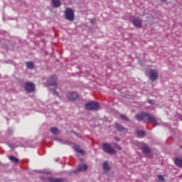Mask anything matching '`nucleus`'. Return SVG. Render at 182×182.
Returning a JSON list of instances; mask_svg holds the SVG:
<instances>
[{"instance_id":"f03ea898","label":"nucleus","mask_w":182,"mask_h":182,"mask_svg":"<svg viewBox=\"0 0 182 182\" xmlns=\"http://www.w3.org/2000/svg\"><path fill=\"white\" fill-rule=\"evenodd\" d=\"M56 80H57L56 75H53L50 77V78L48 80V83L50 86H55V89L50 88V90H52L53 92V95H54V96H59V93L58 92V90H60V88L58 87Z\"/></svg>"},{"instance_id":"6ab92c4d","label":"nucleus","mask_w":182,"mask_h":182,"mask_svg":"<svg viewBox=\"0 0 182 182\" xmlns=\"http://www.w3.org/2000/svg\"><path fill=\"white\" fill-rule=\"evenodd\" d=\"M102 166L105 171H107L108 170L110 169V167H109V164H107V161L104 162Z\"/></svg>"},{"instance_id":"f8f14e48","label":"nucleus","mask_w":182,"mask_h":182,"mask_svg":"<svg viewBox=\"0 0 182 182\" xmlns=\"http://www.w3.org/2000/svg\"><path fill=\"white\" fill-rule=\"evenodd\" d=\"M53 6L54 8H59L60 6V0H52Z\"/></svg>"},{"instance_id":"a211bd4d","label":"nucleus","mask_w":182,"mask_h":182,"mask_svg":"<svg viewBox=\"0 0 182 182\" xmlns=\"http://www.w3.org/2000/svg\"><path fill=\"white\" fill-rule=\"evenodd\" d=\"M26 66L28 69H33V68H35V65L32 62H27Z\"/></svg>"},{"instance_id":"ddd939ff","label":"nucleus","mask_w":182,"mask_h":182,"mask_svg":"<svg viewBox=\"0 0 182 182\" xmlns=\"http://www.w3.org/2000/svg\"><path fill=\"white\" fill-rule=\"evenodd\" d=\"M116 128L117 129V130H119V132H127V129H126V128H124L123 126L119 124H115Z\"/></svg>"},{"instance_id":"2eb2a0df","label":"nucleus","mask_w":182,"mask_h":182,"mask_svg":"<svg viewBox=\"0 0 182 182\" xmlns=\"http://www.w3.org/2000/svg\"><path fill=\"white\" fill-rule=\"evenodd\" d=\"M9 160L12 162V163H19V159H18V158L13 156H9Z\"/></svg>"},{"instance_id":"f3484780","label":"nucleus","mask_w":182,"mask_h":182,"mask_svg":"<svg viewBox=\"0 0 182 182\" xmlns=\"http://www.w3.org/2000/svg\"><path fill=\"white\" fill-rule=\"evenodd\" d=\"M142 151H143V153H144V154H149V153H150V151H151V149L149 147L144 146L142 148Z\"/></svg>"},{"instance_id":"6e6552de","label":"nucleus","mask_w":182,"mask_h":182,"mask_svg":"<svg viewBox=\"0 0 182 182\" xmlns=\"http://www.w3.org/2000/svg\"><path fill=\"white\" fill-rule=\"evenodd\" d=\"M78 96L77 92H70L67 95V97L69 100H75V99H77Z\"/></svg>"},{"instance_id":"bb28decb","label":"nucleus","mask_w":182,"mask_h":182,"mask_svg":"<svg viewBox=\"0 0 182 182\" xmlns=\"http://www.w3.org/2000/svg\"><path fill=\"white\" fill-rule=\"evenodd\" d=\"M117 149L118 150H122V148L120 147V146H117Z\"/></svg>"},{"instance_id":"1a4fd4ad","label":"nucleus","mask_w":182,"mask_h":182,"mask_svg":"<svg viewBox=\"0 0 182 182\" xmlns=\"http://www.w3.org/2000/svg\"><path fill=\"white\" fill-rule=\"evenodd\" d=\"M132 23L133 25H134V26H136V28H141V19L139 18H134L132 21Z\"/></svg>"},{"instance_id":"cd10ccee","label":"nucleus","mask_w":182,"mask_h":182,"mask_svg":"<svg viewBox=\"0 0 182 182\" xmlns=\"http://www.w3.org/2000/svg\"><path fill=\"white\" fill-rule=\"evenodd\" d=\"M58 141H59L60 143H63V141H62V139H58Z\"/></svg>"},{"instance_id":"9d476101","label":"nucleus","mask_w":182,"mask_h":182,"mask_svg":"<svg viewBox=\"0 0 182 182\" xmlns=\"http://www.w3.org/2000/svg\"><path fill=\"white\" fill-rule=\"evenodd\" d=\"M48 181L49 182H65V179L59 178L48 177Z\"/></svg>"},{"instance_id":"473e14b6","label":"nucleus","mask_w":182,"mask_h":182,"mask_svg":"<svg viewBox=\"0 0 182 182\" xmlns=\"http://www.w3.org/2000/svg\"><path fill=\"white\" fill-rule=\"evenodd\" d=\"M56 161H58V159H56Z\"/></svg>"},{"instance_id":"39448f33","label":"nucleus","mask_w":182,"mask_h":182,"mask_svg":"<svg viewBox=\"0 0 182 182\" xmlns=\"http://www.w3.org/2000/svg\"><path fill=\"white\" fill-rule=\"evenodd\" d=\"M102 150L107 153V154H116V150L112 148L109 144H104L102 145Z\"/></svg>"},{"instance_id":"0eeeda50","label":"nucleus","mask_w":182,"mask_h":182,"mask_svg":"<svg viewBox=\"0 0 182 182\" xmlns=\"http://www.w3.org/2000/svg\"><path fill=\"white\" fill-rule=\"evenodd\" d=\"M25 89L28 93H32L35 90V84L33 82H27L25 84Z\"/></svg>"},{"instance_id":"412c9836","label":"nucleus","mask_w":182,"mask_h":182,"mask_svg":"<svg viewBox=\"0 0 182 182\" xmlns=\"http://www.w3.org/2000/svg\"><path fill=\"white\" fill-rule=\"evenodd\" d=\"M136 133L138 136H141V137H143V136H144V134H146L144 131H141V130L137 131Z\"/></svg>"},{"instance_id":"aec40b11","label":"nucleus","mask_w":182,"mask_h":182,"mask_svg":"<svg viewBox=\"0 0 182 182\" xmlns=\"http://www.w3.org/2000/svg\"><path fill=\"white\" fill-rule=\"evenodd\" d=\"M50 132L53 134H58L59 133V129L56 127H53L50 129Z\"/></svg>"},{"instance_id":"423d86ee","label":"nucleus","mask_w":182,"mask_h":182,"mask_svg":"<svg viewBox=\"0 0 182 182\" xmlns=\"http://www.w3.org/2000/svg\"><path fill=\"white\" fill-rule=\"evenodd\" d=\"M149 77L152 82L157 80V77H159V72L156 70L151 69L149 73Z\"/></svg>"},{"instance_id":"2f4dec72","label":"nucleus","mask_w":182,"mask_h":182,"mask_svg":"<svg viewBox=\"0 0 182 182\" xmlns=\"http://www.w3.org/2000/svg\"><path fill=\"white\" fill-rule=\"evenodd\" d=\"M91 23H93V21H91Z\"/></svg>"},{"instance_id":"c756f323","label":"nucleus","mask_w":182,"mask_h":182,"mask_svg":"<svg viewBox=\"0 0 182 182\" xmlns=\"http://www.w3.org/2000/svg\"><path fill=\"white\" fill-rule=\"evenodd\" d=\"M162 2H164L166 0H161Z\"/></svg>"},{"instance_id":"4468645a","label":"nucleus","mask_w":182,"mask_h":182,"mask_svg":"<svg viewBox=\"0 0 182 182\" xmlns=\"http://www.w3.org/2000/svg\"><path fill=\"white\" fill-rule=\"evenodd\" d=\"M74 149L77 153H80V154H85V151L79 146H74Z\"/></svg>"},{"instance_id":"9b49d317","label":"nucleus","mask_w":182,"mask_h":182,"mask_svg":"<svg viewBox=\"0 0 182 182\" xmlns=\"http://www.w3.org/2000/svg\"><path fill=\"white\" fill-rule=\"evenodd\" d=\"M78 171H86L87 170V165L85 164H80L77 167Z\"/></svg>"},{"instance_id":"7c9ffc66","label":"nucleus","mask_w":182,"mask_h":182,"mask_svg":"<svg viewBox=\"0 0 182 182\" xmlns=\"http://www.w3.org/2000/svg\"><path fill=\"white\" fill-rule=\"evenodd\" d=\"M91 23H93V21H91Z\"/></svg>"},{"instance_id":"20e7f679","label":"nucleus","mask_w":182,"mask_h":182,"mask_svg":"<svg viewBox=\"0 0 182 182\" xmlns=\"http://www.w3.org/2000/svg\"><path fill=\"white\" fill-rule=\"evenodd\" d=\"M65 19L67 21H70V22H72V21L75 20V13L73 12V10L72 9H66L65 11Z\"/></svg>"},{"instance_id":"c85d7f7f","label":"nucleus","mask_w":182,"mask_h":182,"mask_svg":"<svg viewBox=\"0 0 182 182\" xmlns=\"http://www.w3.org/2000/svg\"><path fill=\"white\" fill-rule=\"evenodd\" d=\"M12 132V129H9V132L11 133Z\"/></svg>"},{"instance_id":"a878e982","label":"nucleus","mask_w":182,"mask_h":182,"mask_svg":"<svg viewBox=\"0 0 182 182\" xmlns=\"http://www.w3.org/2000/svg\"><path fill=\"white\" fill-rule=\"evenodd\" d=\"M149 103H150V105H154V101L150 100H149Z\"/></svg>"},{"instance_id":"4be33fe9","label":"nucleus","mask_w":182,"mask_h":182,"mask_svg":"<svg viewBox=\"0 0 182 182\" xmlns=\"http://www.w3.org/2000/svg\"><path fill=\"white\" fill-rule=\"evenodd\" d=\"M158 180L160 182H164V177H163V176H161V175H159L158 176Z\"/></svg>"},{"instance_id":"7ed1b4c3","label":"nucleus","mask_w":182,"mask_h":182,"mask_svg":"<svg viewBox=\"0 0 182 182\" xmlns=\"http://www.w3.org/2000/svg\"><path fill=\"white\" fill-rule=\"evenodd\" d=\"M87 110H99L100 109V105L96 102H90L85 105Z\"/></svg>"},{"instance_id":"dca6fc26","label":"nucleus","mask_w":182,"mask_h":182,"mask_svg":"<svg viewBox=\"0 0 182 182\" xmlns=\"http://www.w3.org/2000/svg\"><path fill=\"white\" fill-rule=\"evenodd\" d=\"M174 161H175V164H176L178 167L182 168V159L176 158Z\"/></svg>"},{"instance_id":"393cba45","label":"nucleus","mask_w":182,"mask_h":182,"mask_svg":"<svg viewBox=\"0 0 182 182\" xmlns=\"http://www.w3.org/2000/svg\"><path fill=\"white\" fill-rule=\"evenodd\" d=\"M44 173L45 174H52V172H50V171H45Z\"/></svg>"},{"instance_id":"5701e85b","label":"nucleus","mask_w":182,"mask_h":182,"mask_svg":"<svg viewBox=\"0 0 182 182\" xmlns=\"http://www.w3.org/2000/svg\"><path fill=\"white\" fill-rule=\"evenodd\" d=\"M120 117H121V119H122L123 120H125L126 122H127L129 120V118L127 117H126V115L121 114Z\"/></svg>"},{"instance_id":"f257e3e1","label":"nucleus","mask_w":182,"mask_h":182,"mask_svg":"<svg viewBox=\"0 0 182 182\" xmlns=\"http://www.w3.org/2000/svg\"><path fill=\"white\" fill-rule=\"evenodd\" d=\"M136 119L139 122H144L145 123H147V122H154L155 124H154V127L157 126L159 124V122H157V120L154 117L150 115L149 113L146 112H141L136 115Z\"/></svg>"},{"instance_id":"b1692460","label":"nucleus","mask_w":182,"mask_h":182,"mask_svg":"<svg viewBox=\"0 0 182 182\" xmlns=\"http://www.w3.org/2000/svg\"><path fill=\"white\" fill-rule=\"evenodd\" d=\"M9 147H11V149H16V147H18V146L15 144H9Z\"/></svg>"}]
</instances>
